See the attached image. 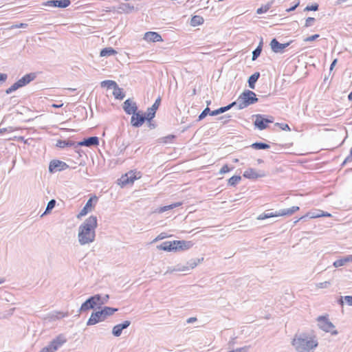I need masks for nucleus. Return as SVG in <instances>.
<instances>
[{
    "label": "nucleus",
    "mask_w": 352,
    "mask_h": 352,
    "mask_svg": "<svg viewBox=\"0 0 352 352\" xmlns=\"http://www.w3.org/2000/svg\"><path fill=\"white\" fill-rule=\"evenodd\" d=\"M250 349V346H245L241 348H237L234 350H232L234 352H248Z\"/></svg>",
    "instance_id": "52"
},
{
    "label": "nucleus",
    "mask_w": 352,
    "mask_h": 352,
    "mask_svg": "<svg viewBox=\"0 0 352 352\" xmlns=\"http://www.w3.org/2000/svg\"><path fill=\"white\" fill-rule=\"evenodd\" d=\"M241 180L240 175H234L228 179V185L235 186Z\"/></svg>",
    "instance_id": "37"
},
{
    "label": "nucleus",
    "mask_w": 352,
    "mask_h": 352,
    "mask_svg": "<svg viewBox=\"0 0 352 352\" xmlns=\"http://www.w3.org/2000/svg\"><path fill=\"white\" fill-rule=\"evenodd\" d=\"M270 5H267L265 7H261L257 10L256 13L260 14L266 12L270 9Z\"/></svg>",
    "instance_id": "51"
},
{
    "label": "nucleus",
    "mask_w": 352,
    "mask_h": 352,
    "mask_svg": "<svg viewBox=\"0 0 352 352\" xmlns=\"http://www.w3.org/2000/svg\"><path fill=\"white\" fill-rule=\"evenodd\" d=\"M156 111H152L151 107L148 108L146 112L143 114L144 118H146V120L150 122L155 116Z\"/></svg>",
    "instance_id": "36"
},
{
    "label": "nucleus",
    "mask_w": 352,
    "mask_h": 352,
    "mask_svg": "<svg viewBox=\"0 0 352 352\" xmlns=\"http://www.w3.org/2000/svg\"><path fill=\"white\" fill-rule=\"evenodd\" d=\"M55 205H56V200L55 199H51L47 203V207H46V209H45V211L44 214L50 212L55 207Z\"/></svg>",
    "instance_id": "40"
},
{
    "label": "nucleus",
    "mask_w": 352,
    "mask_h": 352,
    "mask_svg": "<svg viewBox=\"0 0 352 352\" xmlns=\"http://www.w3.org/2000/svg\"><path fill=\"white\" fill-rule=\"evenodd\" d=\"M313 217H331V214L327 212L321 210L320 214H313Z\"/></svg>",
    "instance_id": "55"
},
{
    "label": "nucleus",
    "mask_w": 352,
    "mask_h": 352,
    "mask_svg": "<svg viewBox=\"0 0 352 352\" xmlns=\"http://www.w3.org/2000/svg\"><path fill=\"white\" fill-rule=\"evenodd\" d=\"M56 146L60 148H64L65 147H71V146H74L75 148H77V147H76V142H73L69 140H58L56 144Z\"/></svg>",
    "instance_id": "25"
},
{
    "label": "nucleus",
    "mask_w": 352,
    "mask_h": 352,
    "mask_svg": "<svg viewBox=\"0 0 352 352\" xmlns=\"http://www.w3.org/2000/svg\"><path fill=\"white\" fill-rule=\"evenodd\" d=\"M27 26H28L27 23H21L19 24H16V25H14L13 27L15 28H25Z\"/></svg>",
    "instance_id": "58"
},
{
    "label": "nucleus",
    "mask_w": 352,
    "mask_h": 352,
    "mask_svg": "<svg viewBox=\"0 0 352 352\" xmlns=\"http://www.w3.org/2000/svg\"><path fill=\"white\" fill-rule=\"evenodd\" d=\"M316 21V19L314 17H308L306 19L305 27L309 28L314 25V22Z\"/></svg>",
    "instance_id": "45"
},
{
    "label": "nucleus",
    "mask_w": 352,
    "mask_h": 352,
    "mask_svg": "<svg viewBox=\"0 0 352 352\" xmlns=\"http://www.w3.org/2000/svg\"><path fill=\"white\" fill-rule=\"evenodd\" d=\"M167 237V235L165 232L160 233L154 240L153 242H155L160 240H162Z\"/></svg>",
    "instance_id": "53"
},
{
    "label": "nucleus",
    "mask_w": 352,
    "mask_h": 352,
    "mask_svg": "<svg viewBox=\"0 0 352 352\" xmlns=\"http://www.w3.org/2000/svg\"><path fill=\"white\" fill-rule=\"evenodd\" d=\"M113 95L115 98L118 100H122L125 97V94L123 92L122 89L120 88L118 85H117V87L113 89Z\"/></svg>",
    "instance_id": "30"
},
{
    "label": "nucleus",
    "mask_w": 352,
    "mask_h": 352,
    "mask_svg": "<svg viewBox=\"0 0 352 352\" xmlns=\"http://www.w3.org/2000/svg\"><path fill=\"white\" fill-rule=\"evenodd\" d=\"M146 118H144V116L140 112H136L133 113L131 118V124L134 127H140L141 126L144 122L146 121Z\"/></svg>",
    "instance_id": "12"
},
{
    "label": "nucleus",
    "mask_w": 352,
    "mask_h": 352,
    "mask_svg": "<svg viewBox=\"0 0 352 352\" xmlns=\"http://www.w3.org/2000/svg\"><path fill=\"white\" fill-rule=\"evenodd\" d=\"M116 54H117V52L112 47H105L100 51V56L102 57L110 56Z\"/></svg>",
    "instance_id": "29"
},
{
    "label": "nucleus",
    "mask_w": 352,
    "mask_h": 352,
    "mask_svg": "<svg viewBox=\"0 0 352 352\" xmlns=\"http://www.w3.org/2000/svg\"><path fill=\"white\" fill-rule=\"evenodd\" d=\"M234 106H235V103L234 102H232V103L229 104L227 106L221 107L216 110L210 111V116H217L220 113H223L230 110Z\"/></svg>",
    "instance_id": "26"
},
{
    "label": "nucleus",
    "mask_w": 352,
    "mask_h": 352,
    "mask_svg": "<svg viewBox=\"0 0 352 352\" xmlns=\"http://www.w3.org/2000/svg\"><path fill=\"white\" fill-rule=\"evenodd\" d=\"M346 263L344 261V258H340V259H338L336 260V261H334L333 263V266L335 267H341V266H343Z\"/></svg>",
    "instance_id": "49"
},
{
    "label": "nucleus",
    "mask_w": 352,
    "mask_h": 352,
    "mask_svg": "<svg viewBox=\"0 0 352 352\" xmlns=\"http://www.w3.org/2000/svg\"><path fill=\"white\" fill-rule=\"evenodd\" d=\"M36 78V73H30L23 76L21 78L18 80L16 82L19 85V87L21 88L29 84L30 82L33 81Z\"/></svg>",
    "instance_id": "19"
},
{
    "label": "nucleus",
    "mask_w": 352,
    "mask_h": 352,
    "mask_svg": "<svg viewBox=\"0 0 352 352\" xmlns=\"http://www.w3.org/2000/svg\"><path fill=\"white\" fill-rule=\"evenodd\" d=\"M199 262H200V259H199V258H192V259H190V261H188L187 265L186 266H188L189 267V270L190 269H193V268H195L198 265V263Z\"/></svg>",
    "instance_id": "38"
},
{
    "label": "nucleus",
    "mask_w": 352,
    "mask_h": 352,
    "mask_svg": "<svg viewBox=\"0 0 352 352\" xmlns=\"http://www.w3.org/2000/svg\"><path fill=\"white\" fill-rule=\"evenodd\" d=\"M109 299V296L108 294H106L104 296H102L103 305L107 303L108 302Z\"/></svg>",
    "instance_id": "63"
},
{
    "label": "nucleus",
    "mask_w": 352,
    "mask_h": 352,
    "mask_svg": "<svg viewBox=\"0 0 352 352\" xmlns=\"http://www.w3.org/2000/svg\"><path fill=\"white\" fill-rule=\"evenodd\" d=\"M344 300H345L348 305L352 306V296H340L338 300V302L341 306H343Z\"/></svg>",
    "instance_id": "34"
},
{
    "label": "nucleus",
    "mask_w": 352,
    "mask_h": 352,
    "mask_svg": "<svg viewBox=\"0 0 352 352\" xmlns=\"http://www.w3.org/2000/svg\"><path fill=\"white\" fill-rule=\"evenodd\" d=\"M254 118V125L255 128L262 131L267 128L268 124L274 122V118L271 116L265 114H256L253 116Z\"/></svg>",
    "instance_id": "6"
},
{
    "label": "nucleus",
    "mask_w": 352,
    "mask_h": 352,
    "mask_svg": "<svg viewBox=\"0 0 352 352\" xmlns=\"http://www.w3.org/2000/svg\"><path fill=\"white\" fill-rule=\"evenodd\" d=\"M68 168L69 166L65 162L58 160H53L50 163L49 171L50 173H54L66 170Z\"/></svg>",
    "instance_id": "9"
},
{
    "label": "nucleus",
    "mask_w": 352,
    "mask_h": 352,
    "mask_svg": "<svg viewBox=\"0 0 352 352\" xmlns=\"http://www.w3.org/2000/svg\"><path fill=\"white\" fill-rule=\"evenodd\" d=\"M10 87L11 88V89H12V91H16V90H17L18 89H19V88H20V87H19V85L17 84V82H14V83L12 85H11Z\"/></svg>",
    "instance_id": "59"
},
{
    "label": "nucleus",
    "mask_w": 352,
    "mask_h": 352,
    "mask_svg": "<svg viewBox=\"0 0 352 352\" xmlns=\"http://www.w3.org/2000/svg\"><path fill=\"white\" fill-rule=\"evenodd\" d=\"M96 307V302L94 301L93 298L90 296L87 298L80 306L79 312H85L89 309H94Z\"/></svg>",
    "instance_id": "20"
},
{
    "label": "nucleus",
    "mask_w": 352,
    "mask_h": 352,
    "mask_svg": "<svg viewBox=\"0 0 352 352\" xmlns=\"http://www.w3.org/2000/svg\"><path fill=\"white\" fill-rule=\"evenodd\" d=\"M161 97L159 96L155 101V102L153 104V105L151 107V110L156 111L157 109L159 108L160 104H161Z\"/></svg>",
    "instance_id": "42"
},
{
    "label": "nucleus",
    "mask_w": 352,
    "mask_h": 352,
    "mask_svg": "<svg viewBox=\"0 0 352 352\" xmlns=\"http://www.w3.org/2000/svg\"><path fill=\"white\" fill-rule=\"evenodd\" d=\"M39 352H53V351L47 345V346L43 348Z\"/></svg>",
    "instance_id": "62"
},
{
    "label": "nucleus",
    "mask_w": 352,
    "mask_h": 352,
    "mask_svg": "<svg viewBox=\"0 0 352 352\" xmlns=\"http://www.w3.org/2000/svg\"><path fill=\"white\" fill-rule=\"evenodd\" d=\"M118 310V309L117 308L104 307L100 311L93 312L87 322V325H94L99 322L104 321L108 316L113 315Z\"/></svg>",
    "instance_id": "3"
},
{
    "label": "nucleus",
    "mask_w": 352,
    "mask_h": 352,
    "mask_svg": "<svg viewBox=\"0 0 352 352\" xmlns=\"http://www.w3.org/2000/svg\"><path fill=\"white\" fill-rule=\"evenodd\" d=\"M131 324L129 320H125L121 324L115 325L112 329V334L116 337H119L122 332V330L128 328Z\"/></svg>",
    "instance_id": "17"
},
{
    "label": "nucleus",
    "mask_w": 352,
    "mask_h": 352,
    "mask_svg": "<svg viewBox=\"0 0 352 352\" xmlns=\"http://www.w3.org/2000/svg\"><path fill=\"white\" fill-rule=\"evenodd\" d=\"M71 4L70 0H49L43 3L45 6H53L56 8H65Z\"/></svg>",
    "instance_id": "11"
},
{
    "label": "nucleus",
    "mask_w": 352,
    "mask_h": 352,
    "mask_svg": "<svg viewBox=\"0 0 352 352\" xmlns=\"http://www.w3.org/2000/svg\"><path fill=\"white\" fill-rule=\"evenodd\" d=\"M319 36H320L319 34H314L312 36H308V37L304 38L303 41L305 42H311V41L316 40L318 38H319Z\"/></svg>",
    "instance_id": "50"
},
{
    "label": "nucleus",
    "mask_w": 352,
    "mask_h": 352,
    "mask_svg": "<svg viewBox=\"0 0 352 352\" xmlns=\"http://www.w3.org/2000/svg\"><path fill=\"white\" fill-rule=\"evenodd\" d=\"M99 144V139L96 136H92L84 139L82 141L76 142V147L98 146Z\"/></svg>",
    "instance_id": "13"
},
{
    "label": "nucleus",
    "mask_w": 352,
    "mask_h": 352,
    "mask_svg": "<svg viewBox=\"0 0 352 352\" xmlns=\"http://www.w3.org/2000/svg\"><path fill=\"white\" fill-rule=\"evenodd\" d=\"M137 10L134 6L129 3H120L118 6H113L109 11L116 12L118 14H130Z\"/></svg>",
    "instance_id": "8"
},
{
    "label": "nucleus",
    "mask_w": 352,
    "mask_h": 352,
    "mask_svg": "<svg viewBox=\"0 0 352 352\" xmlns=\"http://www.w3.org/2000/svg\"><path fill=\"white\" fill-rule=\"evenodd\" d=\"M344 261L345 263L349 262H352V255H347L346 256L344 257Z\"/></svg>",
    "instance_id": "60"
},
{
    "label": "nucleus",
    "mask_w": 352,
    "mask_h": 352,
    "mask_svg": "<svg viewBox=\"0 0 352 352\" xmlns=\"http://www.w3.org/2000/svg\"><path fill=\"white\" fill-rule=\"evenodd\" d=\"M230 170V168L228 167L227 164L222 166V168L219 170L220 174H224L228 173Z\"/></svg>",
    "instance_id": "54"
},
{
    "label": "nucleus",
    "mask_w": 352,
    "mask_h": 352,
    "mask_svg": "<svg viewBox=\"0 0 352 352\" xmlns=\"http://www.w3.org/2000/svg\"><path fill=\"white\" fill-rule=\"evenodd\" d=\"M252 148L256 150H265L269 148L270 146L269 144L264 142H254L250 146Z\"/></svg>",
    "instance_id": "31"
},
{
    "label": "nucleus",
    "mask_w": 352,
    "mask_h": 352,
    "mask_svg": "<svg viewBox=\"0 0 352 352\" xmlns=\"http://www.w3.org/2000/svg\"><path fill=\"white\" fill-rule=\"evenodd\" d=\"M256 102L258 98L255 93L250 90H245L234 102L238 107V109H243Z\"/></svg>",
    "instance_id": "4"
},
{
    "label": "nucleus",
    "mask_w": 352,
    "mask_h": 352,
    "mask_svg": "<svg viewBox=\"0 0 352 352\" xmlns=\"http://www.w3.org/2000/svg\"><path fill=\"white\" fill-rule=\"evenodd\" d=\"M197 321V318L195 317H191L187 319V323H192L194 322Z\"/></svg>",
    "instance_id": "64"
},
{
    "label": "nucleus",
    "mask_w": 352,
    "mask_h": 352,
    "mask_svg": "<svg viewBox=\"0 0 352 352\" xmlns=\"http://www.w3.org/2000/svg\"><path fill=\"white\" fill-rule=\"evenodd\" d=\"M173 244L175 245L176 251L188 250L192 246L191 241H186L183 240L174 241Z\"/></svg>",
    "instance_id": "21"
},
{
    "label": "nucleus",
    "mask_w": 352,
    "mask_h": 352,
    "mask_svg": "<svg viewBox=\"0 0 352 352\" xmlns=\"http://www.w3.org/2000/svg\"><path fill=\"white\" fill-rule=\"evenodd\" d=\"M292 344L297 352H314L318 345V342L315 337L307 333H300L294 336Z\"/></svg>",
    "instance_id": "2"
},
{
    "label": "nucleus",
    "mask_w": 352,
    "mask_h": 352,
    "mask_svg": "<svg viewBox=\"0 0 352 352\" xmlns=\"http://www.w3.org/2000/svg\"><path fill=\"white\" fill-rule=\"evenodd\" d=\"M345 162H352V146L350 150V154L345 158Z\"/></svg>",
    "instance_id": "61"
},
{
    "label": "nucleus",
    "mask_w": 352,
    "mask_h": 352,
    "mask_svg": "<svg viewBox=\"0 0 352 352\" xmlns=\"http://www.w3.org/2000/svg\"><path fill=\"white\" fill-rule=\"evenodd\" d=\"M317 320L318 322V327L324 331L331 332V333L334 336L338 333L337 330L332 331V329L335 328V326L331 321L329 320L327 316H320L318 318Z\"/></svg>",
    "instance_id": "7"
},
{
    "label": "nucleus",
    "mask_w": 352,
    "mask_h": 352,
    "mask_svg": "<svg viewBox=\"0 0 352 352\" xmlns=\"http://www.w3.org/2000/svg\"><path fill=\"white\" fill-rule=\"evenodd\" d=\"M189 270L188 266L177 265L170 272H184Z\"/></svg>",
    "instance_id": "41"
},
{
    "label": "nucleus",
    "mask_w": 352,
    "mask_h": 352,
    "mask_svg": "<svg viewBox=\"0 0 352 352\" xmlns=\"http://www.w3.org/2000/svg\"><path fill=\"white\" fill-rule=\"evenodd\" d=\"M204 22V18L199 15H195L191 18L190 25L193 27L200 25Z\"/></svg>",
    "instance_id": "28"
},
{
    "label": "nucleus",
    "mask_w": 352,
    "mask_h": 352,
    "mask_svg": "<svg viewBox=\"0 0 352 352\" xmlns=\"http://www.w3.org/2000/svg\"><path fill=\"white\" fill-rule=\"evenodd\" d=\"M263 40L261 39L257 47L252 52V60H255L260 56L262 52Z\"/></svg>",
    "instance_id": "32"
},
{
    "label": "nucleus",
    "mask_w": 352,
    "mask_h": 352,
    "mask_svg": "<svg viewBox=\"0 0 352 352\" xmlns=\"http://www.w3.org/2000/svg\"><path fill=\"white\" fill-rule=\"evenodd\" d=\"M210 109L208 107H206L203 111L200 113L198 117V120L200 121L203 120L208 114L210 115Z\"/></svg>",
    "instance_id": "43"
},
{
    "label": "nucleus",
    "mask_w": 352,
    "mask_h": 352,
    "mask_svg": "<svg viewBox=\"0 0 352 352\" xmlns=\"http://www.w3.org/2000/svg\"><path fill=\"white\" fill-rule=\"evenodd\" d=\"M93 200H95L96 201L98 200L97 197L94 196L93 197H90L88 199L85 206L80 210V212L78 214V215H77L78 219H80L81 217L85 216L89 211L91 210Z\"/></svg>",
    "instance_id": "18"
},
{
    "label": "nucleus",
    "mask_w": 352,
    "mask_h": 352,
    "mask_svg": "<svg viewBox=\"0 0 352 352\" xmlns=\"http://www.w3.org/2000/svg\"><path fill=\"white\" fill-rule=\"evenodd\" d=\"M260 77V73L259 72H255L252 75H251L248 80V86L250 88L254 89L255 88V83L258 80V79Z\"/></svg>",
    "instance_id": "27"
},
{
    "label": "nucleus",
    "mask_w": 352,
    "mask_h": 352,
    "mask_svg": "<svg viewBox=\"0 0 352 352\" xmlns=\"http://www.w3.org/2000/svg\"><path fill=\"white\" fill-rule=\"evenodd\" d=\"M91 297L93 298L94 301L96 302V306H101L103 305L102 296L100 294H96L92 296Z\"/></svg>",
    "instance_id": "39"
},
{
    "label": "nucleus",
    "mask_w": 352,
    "mask_h": 352,
    "mask_svg": "<svg viewBox=\"0 0 352 352\" xmlns=\"http://www.w3.org/2000/svg\"><path fill=\"white\" fill-rule=\"evenodd\" d=\"M175 138L174 135H168L162 138V142L165 144L170 143Z\"/></svg>",
    "instance_id": "47"
},
{
    "label": "nucleus",
    "mask_w": 352,
    "mask_h": 352,
    "mask_svg": "<svg viewBox=\"0 0 352 352\" xmlns=\"http://www.w3.org/2000/svg\"><path fill=\"white\" fill-rule=\"evenodd\" d=\"M144 38L147 41L158 42L162 41V38L161 35L155 32H147L144 34Z\"/></svg>",
    "instance_id": "22"
},
{
    "label": "nucleus",
    "mask_w": 352,
    "mask_h": 352,
    "mask_svg": "<svg viewBox=\"0 0 352 352\" xmlns=\"http://www.w3.org/2000/svg\"><path fill=\"white\" fill-rule=\"evenodd\" d=\"M318 4L314 3L311 6H307L305 8V11H317L318 10Z\"/></svg>",
    "instance_id": "44"
},
{
    "label": "nucleus",
    "mask_w": 352,
    "mask_h": 352,
    "mask_svg": "<svg viewBox=\"0 0 352 352\" xmlns=\"http://www.w3.org/2000/svg\"><path fill=\"white\" fill-rule=\"evenodd\" d=\"M275 125L279 126L280 129H281L283 131H289L291 130L289 126L287 124H285V123H278V122H277V123L275 124Z\"/></svg>",
    "instance_id": "48"
},
{
    "label": "nucleus",
    "mask_w": 352,
    "mask_h": 352,
    "mask_svg": "<svg viewBox=\"0 0 352 352\" xmlns=\"http://www.w3.org/2000/svg\"><path fill=\"white\" fill-rule=\"evenodd\" d=\"M102 87H107V89H114L115 87H117L118 84L111 80H106L100 83Z\"/></svg>",
    "instance_id": "33"
},
{
    "label": "nucleus",
    "mask_w": 352,
    "mask_h": 352,
    "mask_svg": "<svg viewBox=\"0 0 352 352\" xmlns=\"http://www.w3.org/2000/svg\"><path fill=\"white\" fill-rule=\"evenodd\" d=\"M137 179L138 177L135 175V173L133 171H130L121 177L120 179V184L122 186H124L127 184H133Z\"/></svg>",
    "instance_id": "16"
},
{
    "label": "nucleus",
    "mask_w": 352,
    "mask_h": 352,
    "mask_svg": "<svg viewBox=\"0 0 352 352\" xmlns=\"http://www.w3.org/2000/svg\"><path fill=\"white\" fill-rule=\"evenodd\" d=\"M299 210L298 206H292L289 208H284L281 209L278 211H276L275 212H264L263 214H259L257 217L258 220H263L266 219L270 217H280V216H289L292 215L296 211Z\"/></svg>",
    "instance_id": "5"
},
{
    "label": "nucleus",
    "mask_w": 352,
    "mask_h": 352,
    "mask_svg": "<svg viewBox=\"0 0 352 352\" xmlns=\"http://www.w3.org/2000/svg\"><path fill=\"white\" fill-rule=\"evenodd\" d=\"M264 176V173H257L253 168H248L243 173V177L250 179H254Z\"/></svg>",
    "instance_id": "23"
},
{
    "label": "nucleus",
    "mask_w": 352,
    "mask_h": 352,
    "mask_svg": "<svg viewBox=\"0 0 352 352\" xmlns=\"http://www.w3.org/2000/svg\"><path fill=\"white\" fill-rule=\"evenodd\" d=\"M67 342V338L63 334H59L54 339H53L48 344L49 347L53 352L57 351Z\"/></svg>",
    "instance_id": "10"
},
{
    "label": "nucleus",
    "mask_w": 352,
    "mask_h": 352,
    "mask_svg": "<svg viewBox=\"0 0 352 352\" xmlns=\"http://www.w3.org/2000/svg\"><path fill=\"white\" fill-rule=\"evenodd\" d=\"M290 43H280L276 38H273L270 42L272 50L275 53H283L284 50L289 45Z\"/></svg>",
    "instance_id": "15"
},
{
    "label": "nucleus",
    "mask_w": 352,
    "mask_h": 352,
    "mask_svg": "<svg viewBox=\"0 0 352 352\" xmlns=\"http://www.w3.org/2000/svg\"><path fill=\"white\" fill-rule=\"evenodd\" d=\"M331 285L330 281H324L319 283L316 285V287L320 289L328 288Z\"/></svg>",
    "instance_id": "46"
},
{
    "label": "nucleus",
    "mask_w": 352,
    "mask_h": 352,
    "mask_svg": "<svg viewBox=\"0 0 352 352\" xmlns=\"http://www.w3.org/2000/svg\"><path fill=\"white\" fill-rule=\"evenodd\" d=\"M8 78V75L6 74L0 73V83L4 82Z\"/></svg>",
    "instance_id": "56"
},
{
    "label": "nucleus",
    "mask_w": 352,
    "mask_h": 352,
    "mask_svg": "<svg viewBox=\"0 0 352 352\" xmlns=\"http://www.w3.org/2000/svg\"><path fill=\"white\" fill-rule=\"evenodd\" d=\"M321 210H318L316 212H309L308 215H309L310 218H318V217H313V214H320Z\"/></svg>",
    "instance_id": "57"
},
{
    "label": "nucleus",
    "mask_w": 352,
    "mask_h": 352,
    "mask_svg": "<svg viewBox=\"0 0 352 352\" xmlns=\"http://www.w3.org/2000/svg\"><path fill=\"white\" fill-rule=\"evenodd\" d=\"M181 204H182L180 202H177V203H175V204H170V205L165 206L160 208L159 210H158V212L160 213H162V212H164L165 211H167V210H171L173 208H175L177 207V206H181Z\"/></svg>",
    "instance_id": "35"
},
{
    "label": "nucleus",
    "mask_w": 352,
    "mask_h": 352,
    "mask_svg": "<svg viewBox=\"0 0 352 352\" xmlns=\"http://www.w3.org/2000/svg\"><path fill=\"white\" fill-rule=\"evenodd\" d=\"M173 241H164L158 245L157 248L159 250H162L167 252L176 251L175 245L173 244Z\"/></svg>",
    "instance_id": "24"
},
{
    "label": "nucleus",
    "mask_w": 352,
    "mask_h": 352,
    "mask_svg": "<svg viewBox=\"0 0 352 352\" xmlns=\"http://www.w3.org/2000/svg\"><path fill=\"white\" fill-rule=\"evenodd\" d=\"M123 109L126 114L133 115L137 112L138 106L135 102L131 100L130 98L126 100L123 103Z\"/></svg>",
    "instance_id": "14"
},
{
    "label": "nucleus",
    "mask_w": 352,
    "mask_h": 352,
    "mask_svg": "<svg viewBox=\"0 0 352 352\" xmlns=\"http://www.w3.org/2000/svg\"><path fill=\"white\" fill-rule=\"evenodd\" d=\"M98 226L97 217L91 215L79 226L78 239L81 245L89 244L94 241L95 230Z\"/></svg>",
    "instance_id": "1"
}]
</instances>
